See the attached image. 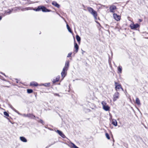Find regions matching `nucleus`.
<instances>
[{
    "label": "nucleus",
    "mask_w": 148,
    "mask_h": 148,
    "mask_svg": "<svg viewBox=\"0 0 148 148\" xmlns=\"http://www.w3.org/2000/svg\"><path fill=\"white\" fill-rule=\"evenodd\" d=\"M40 122L41 123L43 124V121L42 120H40Z\"/></svg>",
    "instance_id": "32"
},
{
    "label": "nucleus",
    "mask_w": 148,
    "mask_h": 148,
    "mask_svg": "<svg viewBox=\"0 0 148 148\" xmlns=\"http://www.w3.org/2000/svg\"><path fill=\"white\" fill-rule=\"evenodd\" d=\"M106 8H108V7H106Z\"/></svg>",
    "instance_id": "37"
},
{
    "label": "nucleus",
    "mask_w": 148,
    "mask_h": 148,
    "mask_svg": "<svg viewBox=\"0 0 148 148\" xmlns=\"http://www.w3.org/2000/svg\"><path fill=\"white\" fill-rule=\"evenodd\" d=\"M23 115L25 116H27V115H26V114H24Z\"/></svg>",
    "instance_id": "29"
},
{
    "label": "nucleus",
    "mask_w": 148,
    "mask_h": 148,
    "mask_svg": "<svg viewBox=\"0 0 148 148\" xmlns=\"http://www.w3.org/2000/svg\"><path fill=\"white\" fill-rule=\"evenodd\" d=\"M27 90V93H31L33 92V90L32 89H28Z\"/></svg>",
    "instance_id": "25"
},
{
    "label": "nucleus",
    "mask_w": 148,
    "mask_h": 148,
    "mask_svg": "<svg viewBox=\"0 0 148 148\" xmlns=\"http://www.w3.org/2000/svg\"><path fill=\"white\" fill-rule=\"evenodd\" d=\"M41 6H38L37 9H34V10L36 11H39L41 10Z\"/></svg>",
    "instance_id": "19"
},
{
    "label": "nucleus",
    "mask_w": 148,
    "mask_h": 148,
    "mask_svg": "<svg viewBox=\"0 0 148 148\" xmlns=\"http://www.w3.org/2000/svg\"><path fill=\"white\" fill-rule=\"evenodd\" d=\"M2 19V17L1 16H0V20H1Z\"/></svg>",
    "instance_id": "34"
},
{
    "label": "nucleus",
    "mask_w": 148,
    "mask_h": 148,
    "mask_svg": "<svg viewBox=\"0 0 148 148\" xmlns=\"http://www.w3.org/2000/svg\"><path fill=\"white\" fill-rule=\"evenodd\" d=\"M74 47L75 49V53H77L78 51V50L79 49V46L77 44L76 42H74Z\"/></svg>",
    "instance_id": "8"
},
{
    "label": "nucleus",
    "mask_w": 148,
    "mask_h": 148,
    "mask_svg": "<svg viewBox=\"0 0 148 148\" xmlns=\"http://www.w3.org/2000/svg\"><path fill=\"white\" fill-rule=\"evenodd\" d=\"M84 52H85V51H82V54H83Z\"/></svg>",
    "instance_id": "33"
},
{
    "label": "nucleus",
    "mask_w": 148,
    "mask_h": 148,
    "mask_svg": "<svg viewBox=\"0 0 148 148\" xmlns=\"http://www.w3.org/2000/svg\"><path fill=\"white\" fill-rule=\"evenodd\" d=\"M41 10H42V11L43 12H48L49 11V10L43 6H41Z\"/></svg>",
    "instance_id": "12"
},
{
    "label": "nucleus",
    "mask_w": 148,
    "mask_h": 148,
    "mask_svg": "<svg viewBox=\"0 0 148 148\" xmlns=\"http://www.w3.org/2000/svg\"><path fill=\"white\" fill-rule=\"evenodd\" d=\"M119 93L118 92H116L113 95V101H114L118 99L119 97Z\"/></svg>",
    "instance_id": "5"
},
{
    "label": "nucleus",
    "mask_w": 148,
    "mask_h": 148,
    "mask_svg": "<svg viewBox=\"0 0 148 148\" xmlns=\"http://www.w3.org/2000/svg\"><path fill=\"white\" fill-rule=\"evenodd\" d=\"M71 146L73 147L74 148H79L77 146H76L75 145H74L73 143H71Z\"/></svg>",
    "instance_id": "23"
},
{
    "label": "nucleus",
    "mask_w": 148,
    "mask_h": 148,
    "mask_svg": "<svg viewBox=\"0 0 148 148\" xmlns=\"http://www.w3.org/2000/svg\"><path fill=\"white\" fill-rule=\"evenodd\" d=\"M67 71V70L65 69H63L61 73L62 76L63 78H64L65 76L66 75L65 72H66Z\"/></svg>",
    "instance_id": "11"
},
{
    "label": "nucleus",
    "mask_w": 148,
    "mask_h": 148,
    "mask_svg": "<svg viewBox=\"0 0 148 148\" xmlns=\"http://www.w3.org/2000/svg\"><path fill=\"white\" fill-rule=\"evenodd\" d=\"M27 117H29L31 118H34L35 117V116L32 114H28Z\"/></svg>",
    "instance_id": "21"
},
{
    "label": "nucleus",
    "mask_w": 148,
    "mask_h": 148,
    "mask_svg": "<svg viewBox=\"0 0 148 148\" xmlns=\"http://www.w3.org/2000/svg\"><path fill=\"white\" fill-rule=\"evenodd\" d=\"M115 89L116 90H119V89H121L122 90H123V88H122L120 84L119 83L115 82Z\"/></svg>",
    "instance_id": "4"
},
{
    "label": "nucleus",
    "mask_w": 148,
    "mask_h": 148,
    "mask_svg": "<svg viewBox=\"0 0 148 148\" xmlns=\"http://www.w3.org/2000/svg\"><path fill=\"white\" fill-rule=\"evenodd\" d=\"M3 113L5 115L7 116H9V114L6 112H3Z\"/></svg>",
    "instance_id": "27"
},
{
    "label": "nucleus",
    "mask_w": 148,
    "mask_h": 148,
    "mask_svg": "<svg viewBox=\"0 0 148 148\" xmlns=\"http://www.w3.org/2000/svg\"><path fill=\"white\" fill-rule=\"evenodd\" d=\"M58 134L60 135L63 138H64L65 137V136L63 134V133L61 131L57 130L56 131Z\"/></svg>",
    "instance_id": "9"
},
{
    "label": "nucleus",
    "mask_w": 148,
    "mask_h": 148,
    "mask_svg": "<svg viewBox=\"0 0 148 148\" xmlns=\"http://www.w3.org/2000/svg\"><path fill=\"white\" fill-rule=\"evenodd\" d=\"M136 103L138 105H140V101L138 98H136Z\"/></svg>",
    "instance_id": "20"
},
{
    "label": "nucleus",
    "mask_w": 148,
    "mask_h": 148,
    "mask_svg": "<svg viewBox=\"0 0 148 148\" xmlns=\"http://www.w3.org/2000/svg\"><path fill=\"white\" fill-rule=\"evenodd\" d=\"M52 4L53 5L55 6L56 7L58 8L60 7V5L59 4H58L55 1H53L52 3Z\"/></svg>",
    "instance_id": "16"
},
{
    "label": "nucleus",
    "mask_w": 148,
    "mask_h": 148,
    "mask_svg": "<svg viewBox=\"0 0 148 148\" xmlns=\"http://www.w3.org/2000/svg\"><path fill=\"white\" fill-rule=\"evenodd\" d=\"M114 18L116 21H119L121 19V16L119 15H118L114 13L113 15Z\"/></svg>",
    "instance_id": "6"
},
{
    "label": "nucleus",
    "mask_w": 148,
    "mask_h": 148,
    "mask_svg": "<svg viewBox=\"0 0 148 148\" xmlns=\"http://www.w3.org/2000/svg\"><path fill=\"white\" fill-rule=\"evenodd\" d=\"M30 85L31 86H38V84L37 82H31Z\"/></svg>",
    "instance_id": "13"
},
{
    "label": "nucleus",
    "mask_w": 148,
    "mask_h": 148,
    "mask_svg": "<svg viewBox=\"0 0 148 148\" xmlns=\"http://www.w3.org/2000/svg\"><path fill=\"white\" fill-rule=\"evenodd\" d=\"M101 104L103 106V108L105 111H109L110 109V107L107 104V103L105 101H103L101 102Z\"/></svg>",
    "instance_id": "2"
},
{
    "label": "nucleus",
    "mask_w": 148,
    "mask_h": 148,
    "mask_svg": "<svg viewBox=\"0 0 148 148\" xmlns=\"http://www.w3.org/2000/svg\"><path fill=\"white\" fill-rule=\"evenodd\" d=\"M76 38L79 43L80 44L81 40V38L78 35H77L76 36Z\"/></svg>",
    "instance_id": "17"
},
{
    "label": "nucleus",
    "mask_w": 148,
    "mask_h": 148,
    "mask_svg": "<svg viewBox=\"0 0 148 148\" xmlns=\"http://www.w3.org/2000/svg\"><path fill=\"white\" fill-rule=\"evenodd\" d=\"M14 110L16 112H17V111L16 110Z\"/></svg>",
    "instance_id": "35"
},
{
    "label": "nucleus",
    "mask_w": 148,
    "mask_h": 148,
    "mask_svg": "<svg viewBox=\"0 0 148 148\" xmlns=\"http://www.w3.org/2000/svg\"><path fill=\"white\" fill-rule=\"evenodd\" d=\"M106 137L107 138V139H110V137L109 134L108 133H106Z\"/></svg>",
    "instance_id": "26"
},
{
    "label": "nucleus",
    "mask_w": 148,
    "mask_h": 148,
    "mask_svg": "<svg viewBox=\"0 0 148 148\" xmlns=\"http://www.w3.org/2000/svg\"><path fill=\"white\" fill-rule=\"evenodd\" d=\"M71 54H72L71 53H69L68 54V56H67V57H70L71 56Z\"/></svg>",
    "instance_id": "28"
},
{
    "label": "nucleus",
    "mask_w": 148,
    "mask_h": 148,
    "mask_svg": "<svg viewBox=\"0 0 148 148\" xmlns=\"http://www.w3.org/2000/svg\"><path fill=\"white\" fill-rule=\"evenodd\" d=\"M25 10H28V8H26L25 9Z\"/></svg>",
    "instance_id": "31"
},
{
    "label": "nucleus",
    "mask_w": 148,
    "mask_h": 148,
    "mask_svg": "<svg viewBox=\"0 0 148 148\" xmlns=\"http://www.w3.org/2000/svg\"><path fill=\"white\" fill-rule=\"evenodd\" d=\"M20 140L24 142H26L27 141V139L21 136L20 137Z\"/></svg>",
    "instance_id": "15"
},
{
    "label": "nucleus",
    "mask_w": 148,
    "mask_h": 148,
    "mask_svg": "<svg viewBox=\"0 0 148 148\" xmlns=\"http://www.w3.org/2000/svg\"><path fill=\"white\" fill-rule=\"evenodd\" d=\"M59 79V77H57L56 78V79H53V83H55L56 82H58V81Z\"/></svg>",
    "instance_id": "24"
},
{
    "label": "nucleus",
    "mask_w": 148,
    "mask_h": 148,
    "mask_svg": "<svg viewBox=\"0 0 148 148\" xmlns=\"http://www.w3.org/2000/svg\"><path fill=\"white\" fill-rule=\"evenodd\" d=\"M139 21L140 22H141L142 21V20L141 19H139Z\"/></svg>",
    "instance_id": "30"
},
{
    "label": "nucleus",
    "mask_w": 148,
    "mask_h": 148,
    "mask_svg": "<svg viewBox=\"0 0 148 148\" xmlns=\"http://www.w3.org/2000/svg\"><path fill=\"white\" fill-rule=\"evenodd\" d=\"M112 124L115 126H116L117 125V121L116 120L112 119Z\"/></svg>",
    "instance_id": "14"
},
{
    "label": "nucleus",
    "mask_w": 148,
    "mask_h": 148,
    "mask_svg": "<svg viewBox=\"0 0 148 148\" xmlns=\"http://www.w3.org/2000/svg\"><path fill=\"white\" fill-rule=\"evenodd\" d=\"M102 7H105V5H102Z\"/></svg>",
    "instance_id": "36"
},
{
    "label": "nucleus",
    "mask_w": 148,
    "mask_h": 148,
    "mask_svg": "<svg viewBox=\"0 0 148 148\" xmlns=\"http://www.w3.org/2000/svg\"><path fill=\"white\" fill-rule=\"evenodd\" d=\"M69 65V62L68 61H67L66 62L65 65L63 69H65L67 70Z\"/></svg>",
    "instance_id": "10"
},
{
    "label": "nucleus",
    "mask_w": 148,
    "mask_h": 148,
    "mask_svg": "<svg viewBox=\"0 0 148 148\" xmlns=\"http://www.w3.org/2000/svg\"><path fill=\"white\" fill-rule=\"evenodd\" d=\"M116 9V7L114 5H111L110 7V11L111 12H114V10Z\"/></svg>",
    "instance_id": "7"
},
{
    "label": "nucleus",
    "mask_w": 148,
    "mask_h": 148,
    "mask_svg": "<svg viewBox=\"0 0 148 148\" xmlns=\"http://www.w3.org/2000/svg\"><path fill=\"white\" fill-rule=\"evenodd\" d=\"M139 26L140 25L138 24H134L133 23H131L130 25V27L132 29H135L139 27Z\"/></svg>",
    "instance_id": "3"
},
{
    "label": "nucleus",
    "mask_w": 148,
    "mask_h": 148,
    "mask_svg": "<svg viewBox=\"0 0 148 148\" xmlns=\"http://www.w3.org/2000/svg\"><path fill=\"white\" fill-rule=\"evenodd\" d=\"M118 73H121L122 72V67L121 66H119L118 68Z\"/></svg>",
    "instance_id": "18"
},
{
    "label": "nucleus",
    "mask_w": 148,
    "mask_h": 148,
    "mask_svg": "<svg viewBox=\"0 0 148 148\" xmlns=\"http://www.w3.org/2000/svg\"><path fill=\"white\" fill-rule=\"evenodd\" d=\"M66 27H67V28L68 31H69V32L71 33H72L71 29L70 28L69 26L67 24L66 25Z\"/></svg>",
    "instance_id": "22"
},
{
    "label": "nucleus",
    "mask_w": 148,
    "mask_h": 148,
    "mask_svg": "<svg viewBox=\"0 0 148 148\" xmlns=\"http://www.w3.org/2000/svg\"><path fill=\"white\" fill-rule=\"evenodd\" d=\"M87 9L89 12L93 15L95 19H97V12L94 10L92 8L90 7H88Z\"/></svg>",
    "instance_id": "1"
}]
</instances>
